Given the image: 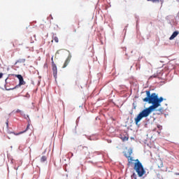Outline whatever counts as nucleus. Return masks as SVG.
I'll list each match as a JSON object with an SVG mask.
<instances>
[{
    "label": "nucleus",
    "mask_w": 179,
    "mask_h": 179,
    "mask_svg": "<svg viewBox=\"0 0 179 179\" xmlns=\"http://www.w3.org/2000/svg\"><path fill=\"white\" fill-rule=\"evenodd\" d=\"M145 93L147 96L143 99V101L152 105L149 108L144 109L137 115V117L135 118L136 125H138L142 118H146V117H149L150 113H152L153 110H156L157 107H160V103L163 101V97L161 96L159 98L156 93L150 94V91L148 90L145 91Z\"/></svg>",
    "instance_id": "obj_1"
},
{
    "label": "nucleus",
    "mask_w": 179,
    "mask_h": 179,
    "mask_svg": "<svg viewBox=\"0 0 179 179\" xmlns=\"http://www.w3.org/2000/svg\"><path fill=\"white\" fill-rule=\"evenodd\" d=\"M134 162H136L134 163V170L137 173L138 177H143L146 174V171L143 168V165H142L139 159H136Z\"/></svg>",
    "instance_id": "obj_2"
},
{
    "label": "nucleus",
    "mask_w": 179,
    "mask_h": 179,
    "mask_svg": "<svg viewBox=\"0 0 179 179\" xmlns=\"http://www.w3.org/2000/svg\"><path fill=\"white\" fill-rule=\"evenodd\" d=\"M51 61H52L53 76L55 78H57V75L58 73V69L57 68V65L55 64V63H54V57L51 58Z\"/></svg>",
    "instance_id": "obj_3"
},
{
    "label": "nucleus",
    "mask_w": 179,
    "mask_h": 179,
    "mask_svg": "<svg viewBox=\"0 0 179 179\" xmlns=\"http://www.w3.org/2000/svg\"><path fill=\"white\" fill-rule=\"evenodd\" d=\"M13 76L17 78V79L19 80V86H22V85H26V82L24 81V79H23V76H22V75L13 74Z\"/></svg>",
    "instance_id": "obj_4"
},
{
    "label": "nucleus",
    "mask_w": 179,
    "mask_h": 179,
    "mask_svg": "<svg viewBox=\"0 0 179 179\" xmlns=\"http://www.w3.org/2000/svg\"><path fill=\"white\" fill-rule=\"evenodd\" d=\"M125 157H127V160H128V164L127 166H132V164H134L133 162H135V160H134V158H132V157H131V152H129V155H124Z\"/></svg>",
    "instance_id": "obj_5"
},
{
    "label": "nucleus",
    "mask_w": 179,
    "mask_h": 179,
    "mask_svg": "<svg viewBox=\"0 0 179 179\" xmlns=\"http://www.w3.org/2000/svg\"><path fill=\"white\" fill-rule=\"evenodd\" d=\"M72 58L71 55H69L66 59V61L64 62V64L62 66V68H66L68 66V65H69V63L71 62V59Z\"/></svg>",
    "instance_id": "obj_6"
},
{
    "label": "nucleus",
    "mask_w": 179,
    "mask_h": 179,
    "mask_svg": "<svg viewBox=\"0 0 179 179\" xmlns=\"http://www.w3.org/2000/svg\"><path fill=\"white\" fill-rule=\"evenodd\" d=\"M178 34H179V31H174L173 33V34L171 36V37L169 38V40H174L175 37L178 36Z\"/></svg>",
    "instance_id": "obj_7"
},
{
    "label": "nucleus",
    "mask_w": 179,
    "mask_h": 179,
    "mask_svg": "<svg viewBox=\"0 0 179 179\" xmlns=\"http://www.w3.org/2000/svg\"><path fill=\"white\" fill-rule=\"evenodd\" d=\"M120 139H122V141L123 142H127V141H128V139H129V136L127 134H126L124 136H122L120 137Z\"/></svg>",
    "instance_id": "obj_8"
},
{
    "label": "nucleus",
    "mask_w": 179,
    "mask_h": 179,
    "mask_svg": "<svg viewBox=\"0 0 179 179\" xmlns=\"http://www.w3.org/2000/svg\"><path fill=\"white\" fill-rule=\"evenodd\" d=\"M13 45V47H17V45H22V44L19 43V41L15 40L14 41Z\"/></svg>",
    "instance_id": "obj_9"
},
{
    "label": "nucleus",
    "mask_w": 179,
    "mask_h": 179,
    "mask_svg": "<svg viewBox=\"0 0 179 179\" xmlns=\"http://www.w3.org/2000/svg\"><path fill=\"white\" fill-rule=\"evenodd\" d=\"M29 127H30V124L27 125V129L24 131L19 132V133L16 134L15 135H22V134H24V132H26V131H27V129H29Z\"/></svg>",
    "instance_id": "obj_10"
},
{
    "label": "nucleus",
    "mask_w": 179,
    "mask_h": 179,
    "mask_svg": "<svg viewBox=\"0 0 179 179\" xmlns=\"http://www.w3.org/2000/svg\"><path fill=\"white\" fill-rule=\"evenodd\" d=\"M46 161H47V157L45 156H42L41 158V162L42 163H44V162H46Z\"/></svg>",
    "instance_id": "obj_11"
},
{
    "label": "nucleus",
    "mask_w": 179,
    "mask_h": 179,
    "mask_svg": "<svg viewBox=\"0 0 179 179\" xmlns=\"http://www.w3.org/2000/svg\"><path fill=\"white\" fill-rule=\"evenodd\" d=\"M53 40L55 41V43L59 42L58 37H57V36H53Z\"/></svg>",
    "instance_id": "obj_12"
},
{
    "label": "nucleus",
    "mask_w": 179,
    "mask_h": 179,
    "mask_svg": "<svg viewBox=\"0 0 179 179\" xmlns=\"http://www.w3.org/2000/svg\"><path fill=\"white\" fill-rule=\"evenodd\" d=\"M148 1H151V2H160V0H147Z\"/></svg>",
    "instance_id": "obj_13"
},
{
    "label": "nucleus",
    "mask_w": 179,
    "mask_h": 179,
    "mask_svg": "<svg viewBox=\"0 0 179 179\" xmlns=\"http://www.w3.org/2000/svg\"><path fill=\"white\" fill-rule=\"evenodd\" d=\"M6 127H7V128H8V127H9V121L7 120L6 122Z\"/></svg>",
    "instance_id": "obj_14"
},
{
    "label": "nucleus",
    "mask_w": 179,
    "mask_h": 179,
    "mask_svg": "<svg viewBox=\"0 0 179 179\" xmlns=\"http://www.w3.org/2000/svg\"><path fill=\"white\" fill-rule=\"evenodd\" d=\"M2 76H3V73H0V79H1V78H2Z\"/></svg>",
    "instance_id": "obj_15"
},
{
    "label": "nucleus",
    "mask_w": 179,
    "mask_h": 179,
    "mask_svg": "<svg viewBox=\"0 0 179 179\" xmlns=\"http://www.w3.org/2000/svg\"><path fill=\"white\" fill-rule=\"evenodd\" d=\"M26 62V59H23L22 60V62Z\"/></svg>",
    "instance_id": "obj_16"
},
{
    "label": "nucleus",
    "mask_w": 179,
    "mask_h": 179,
    "mask_svg": "<svg viewBox=\"0 0 179 179\" xmlns=\"http://www.w3.org/2000/svg\"><path fill=\"white\" fill-rule=\"evenodd\" d=\"M79 22H78V29H79Z\"/></svg>",
    "instance_id": "obj_17"
},
{
    "label": "nucleus",
    "mask_w": 179,
    "mask_h": 179,
    "mask_svg": "<svg viewBox=\"0 0 179 179\" xmlns=\"http://www.w3.org/2000/svg\"><path fill=\"white\" fill-rule=\"evenodd\" d=\"M6 83H8V78L6 79Z\"/></svg>",
    "instance_id": "obj_18"
},
{
    "label": "nucleus",
    "mask_w": 179,
    "mask_h": 179,
    "mask_svg": "<svg viewBox=\"0 0 179 179\" xmlns=\"http://www.w3.org/2000/svg\"><path fill=\"white\" fill-rule=\"evenodd\" d=\"M162 126L160 125H157V128H160Z\"/></svg>",
    "instance_id": "obj_19"
},
{
    "label": "nucleus",
    "mask_w": 179,
    "mask_h": 179,
    "mask_svg": "<svg viewBox=\"0 0 179 179\" xmlns=\"http://www.w3.org/2000/svg\"><path fill=\"white\" fill-rule=\"evenodd\" d=\"M17 113H20V110H17Z\"/></svg>",
    "instance_id": "obj_20"
},
{
    "label": "nucleus",
    "mask_w": 179,
    "mask_h": 179,
    "mask_svg": "<svg viewBox=\"0 0 179 179\" xmlns=\"http://www.w3.org/2000/svg\"><path fill=\"white\" fill-rule=\"evenodd\" d=\"M161 167H163V163H162V164H161Z\"/></svg>",
    "instance_id": "obj_21"
},
{
    "label": "nucleus",
    "mask_w": 179,
    "mask_h": 179,
    "mask_svg": "<svg viewBox=\"0 0 179 179\" xmlns=\"http://www.w3.org/2000/svg\"><path fill=\"white\" fill-rule=\"evenodd\" d=\"M74 33H76V29H74Z\"/></svg>",
    "instance_id": "obj_22"
},
{
    "label": "nucleus",
    "mask_w": 179,
    "mask_h": 179,
    "mask_svg": "<svg viewBox=\"0 0 179 179\" xmlns=\"http://www.w3.org/2000/svg\"><path fill=\"white\" fill-rule=\"evenodd\" d=\"M57 54H59V51H57Z\"/></svg>",
    "instance_id": "obj_23"
},
{
    "label": "nucleus",
    "mask_w": 179,
    "mask_h": 179,
    "mask_svg": "<svg viewBox=\"0 0 179 179\" xmlns=\"http://www.w3.org/2000/svg\"><path fill=\"white\" fill-rule=\"evenodd\" d=\"M18 62H22V61L18 60Z\"/></svg>",
    "instance_id": "obj_24"
}]
</instances>
